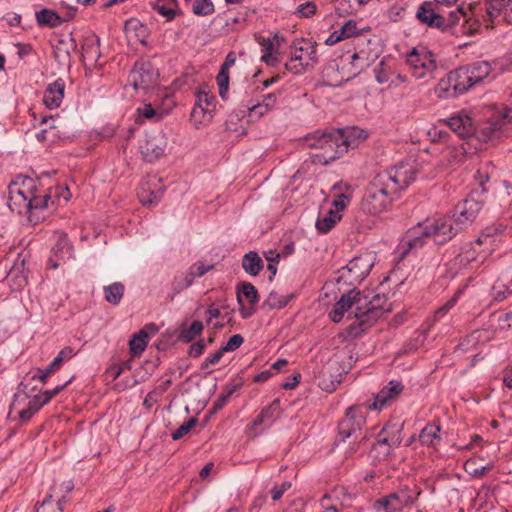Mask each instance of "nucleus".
Here are the masks:
<instances>
[{"label": "nucleus", "instance_id": "obj_1", "mask_svg": "<svg viewBox=\"0 0 512 512\" xmlns=\"http://www.w3.org/2000/svg\"><path fill=\"white\" fill-rule=\"evenodd\" d=\"M54 204L51 192L40 191L37 180L24 175H18L9 185V209L19 215L27 214L32 224H37L40 217L37 211L46 209Z\"/></svg>", "mask_w": 512, "mask_h": 512}, {"label": "nucleus", "instance_id": "obj_2", "mask_svg": "<svg viewBox=\"0 0 512 512\" xmlns=\"http://www.w3.org/2000/svg\"><path fill=\"white\" fill-rule=\"evenodd\" d=\"M384 288L382 282L378 283L375 287H369L364 294L355 288L350 289L348 292L342 294L340 299L334 305V308L329 313V318L334 323H339L344 314L349 312V316L353 315L354 318H361L368 316L381 317L384 314L382 309L384 304Z\"/></svg>", "mask_w": 512, "mask_h": 512}, {"label": "nucleus", "instance_id": "obj_3", "mask_svg": "<svg viewBox=\"0 0 512 512\" xmlns=\"http://www.w3.org/2000/svg\"><path fill=\"white\" fill-rule=\"evenodd\" d=\"M318 63L317 44L305 38L296 39L290 45V58L285 63L289 72L299 75L312 70Z\"/></svg>", "mask_w": 512, "mask_h": 512}, {"label": "nucleus", "instance_id": "obj_4", "mask_svg": "<svg viewBox=\"0 0 512 512\" xmlns=\"http://www.w3.org/2000/svg\"><path fill=\"white\" fill-rule=\"evenodd\" d=\"M436 5L433 2H424L417 11V18L420 22L447 32L450 34H458L460 31L457 29V24L460 20L465 19V14L460 8L452 10L447 16L435 10Z\"/></svg>", "mask_w": 512, "mask_h": 512}, {"label": "nucleus", "instance_id": "obj_5", "mask_svg": "<svg viewBox=\"0 0 512 512\" xmlns=\"http://www.w3.org/2000/svg\"><path fill=\"white\" fill-rule=\"evenodd\" d=\"M407 63L411 67L414 77L425 81L432 79L437 69L434 55L423 46L413 48L407 54Z\"/></svg>", "mask_w": 512, "mask_h": 512}, {"label": "nucleus", "instance_id": "obj_6", "mask_svg": "<svg viewBox=\"0 0 512 512\" xmlns=\"http://www.w3.org/2000/svg\"><path fill=\"white\" fill-rule=\"evenodd\" d=\"M429 239V232L424 224L410 228L401 238L399 244L394 251V259L402 260L410 252L421 249Z\"/></svg>", "mask_w": 512, "mask_h": 512}, {"label": "nucleus", "instance_id": "obj_7", "mask_svg": "<svg viewBox=\"0 0 512 512\" xmlns=\"http://www.w3.org/2000/svg\"><path fill=\"white\" fill-rule=\"evenodd\" d=\"M429 239V232L424 224L410 228L401 238L399 244L394 251V259L402 260L410 252L421 249Z\"/></svg>", "mask_w": 512, "mask_h": 512}, {"label": "nucleus", "instance_id": "obj_8", "mask_svg": "<svg viewBox=\"0 0 512 512\" xmlns=\"http://www.w3.org/2000/svg\"><path fill=\"white\" fill-rule=\"evenodd\" d=\"M373 266L372 257L369 254L355 256L345 267L339 270L338 281L343 280L349 285L360 283L370 272Z\"/></svg>", "mask_w": 512, "mask_h": 512}, {"label": "nucleus", "instance_id": "obj_9", "mask_svg": "<svg viewBox=\"0 0 512 512\" xmlns=\"http://www.w3.org/2000/svg\"><path fill=\"white\" fill-rule=\"evenodd\" d=\"M484 201V197H481L479 191L475 190L456 206L453 218L462 230L474 221L482 209Z\"/></svg>", "mask_w": 512, "mask_h": 512}, {"label": "nucleus", "instance_id": "obj_10", "mask_svg": "<svg viewBox=\"0 0 512 512\" xmlns=\"http://www.w3.org/2000/svg\"><path fill=\"white\" fill-rule=\"evenodd\" d=\"M365 421L359 406L348 407L345 416L339 421L336 443L345 442L348 438L360 432Z\"/></svg>", "mask_w": 512, "mask_h": 512}, {"label": "nucleus", "instance_id": "obj_11", "mask_svg": "<svg viewBox=\"0 0 512 512\" xmlns=\"http://www.w3.org/2000/svg\"><path fill=\"white\" fill-rule=\"evenodd\" d=\"M303 144L308 148L322 149L330 160L340 158L338 155V139L336 129L331 131H316L308 134L303 139Z\"/></svg>", "mask_w": 512, "mask_h": 512}, {"label": "nucleus", "instance_id": "obj_12", "mask_svg": "<svg viewBox=\"0 0 512 512\" xmlns=\"http://www.w3.org/2000/svg\"><path fill=\"white\" fill-rule=\"evenodd\" d=\"M424 226L429 232V239L440 245L451 240L462 230L453 217H440L433 222H426Z\"/></svg>", "mask_w": 512, "mask_h": 512}, {"label": "nucleus", "instance_id": "obj_13", "mask_svg": "<svg viewBox=\"0 0 512 512\" xmlns=\"http://www.w3.org/2000/svg\"><path fill=\"white\" fill-rule=\"evenodd\" d=\"M413 175V167L408 162H400L399 165L392 167L386 181V196L391 193L398 197L399 193L406 189L413 180Z\"/></svg>", "mask_w": 512, "mask_h": 512}, {"label": "nucleus", "instance_id": "obj_14", "mask_svg": "<svg viewBox=\"0 0 512 512\" xmlns=\"http://www.w3.org/2000/svg\"><path fill=\"white\" fill-rule=\"evenodd\" d=\"M159 74L150 62L140 61L134 64L128 76V83L135 90H147L156 83Z\"/></svg>", "mask_w": 512, "mask_h": 512}, {"label": "nucleus", "instance_id": "obj_15", "mask_svg": "<svg viewBox=\"0 0 512 512\" xmlns=\"http://www.w3.org/2000/svg\"><path fill=\"white\" fill-rule=\"evenodd\" d=\"M363 209L370 214L381 213L384 209V180L377 174L366 189Z\"/></svg>", "mask_w": 512, "mask_h": 512}, {"label": "nucleus", "instance_id": "obj_16", "mask_svg": "<svg viewBox=\"0 0 512 512\" xmlns=\"http://www.w3.org/2000/svg\"><path fill=\"white\" fill-rule=\"evenodd\" d=\"M336 137L338 139V155L341 157L349 148L358 147L360 142L368 137V133L353 126L336 129Z\"/></svg>", "mask_w": 512, "mask_h": 512}, {"label": "nucleus", "instance_id": "obj_17", "mask_svg": "<svg viewBox=\"0 0 512 512\" xmlns=\"http://www.w3.org/2000/svg\"><path fill=\"white\" fill-rule=\"evenodd\" d=\"M167 148V139L161 132L148 137L141 145V153L148 162H153L163 156Z\"/></svg>", "mask_w": 512, "mask_h": 512}, {"label": "nucleus", "instance_id": "obj_18", "mask_svg": "<svg viewBox=\"0 0 512 512\" xmlns=\"http://www.w3.org/2000/svg\"><path fill=\"white\" fill-rule=\"evenodd\" d=\"M64 92L65 82L63 79L58 78L46 87L43 104L50 110L59 108L64 99Z\"/></svg>", "mask_w": 512, "mask_h": 512}, {"label": "nucleus", "instance_id": "obj_19", "mask_svg": "<svg viewBox=\"0 0 512 512\" xmlns=\"http://www.w3.org/2000/svg\"><path fill=\"white\" fill-rule=\"evenodd\" d=\"M446 123L451 130L462 138L469 137L475 132L472 119L464 113L451 116Z\"/></svg>", "mask_w": 512, "mask_h": 512}, {"label": "nucleus", "instance_id": "obj_20", "mask_svg": "<svg viewBox=\"0 0 512 512\" xmlns=\"http://www.w3.org/2000/svg\"><path fill=\"white\" fill-rule=\"evenodd\" d=\"M486 12L490 18L502 16L504 21L512 24V0H486Z\"/></svg>", "mask_w": 512, "mask_h": 512}, {"label": "nucleus", "instance_id": "obj_21", "mask_svg": "<svg viewBox=\"0 0 512 512\" xmlns=\"http://www.w3.org/2000/svg\"><path fill=\"white\" fill-rule=\"evenodd\" d=\"M469 73L470 71L466 66L459 67L449 72L454 93L463 94L474 85Z\"/></svg>", "mask_w": 512, "mask_h": 512}, {"label": "nucleus", "instance_id": "obj_22", "mask_svg": "<svg viewBox=\"0 0 512 512\" xmlns=\"http://www.w3.org/2000/svg\"><path fill=\"white\" fill-rule=\"evenodd\" d=\"M465 159V149L460 146H446L441 152V161L445 166L453 167Z\"/></svg>", "mask_w": 512, "mask_h": 512}, {"label": "nucleus", "instance_id": "obj_23", "mask_svg": "<svg viewBox=\"0 0 512 512\" xmlns=\"http://www.w3.org/2000/svg\"><path fill=\"white\" fill-rule=\"evenodd\" d=\"M152 8L166 21H172L181 12L178 9L177 0H155L152 2Z\"/></svg>", "mask_w": 512, "mask_h": 512}, {"label": "nucleus", "instance_id": "obj_24", "mask_svg": "<svg viewBox=\"0 0 512 512\" xmlns=\"http://www.w3.org/2000/svg\"><path fill=\"white\" fill-rule=\"evenodd\" d=\"M341 218L342 215L339 211L329 209L324 215L318 217L315 224L316 229L322 234L328 233Z\"/></svg>", "mask_w": 512, "mask_h": 512}, {"label": "nucleus", "instance_id": "obj_25", "mask_svg": "<svg viewBox=\"0 0 512 512\" xmlns=\"http://www.w3.org/2000/svg\"><path fill=\"white\" fill-rule=\"evenodd\" d=\"M264 263L257 252L250 251L242 258V268L251 276H256L263 269Z\"/></svg>", "mask_w": 512, "mask_h": 512}, {"label": "nucleus", "instance_id": "obj_26", "mask_svg": "<svg viewBox=\"0 0 512 512\" xmlns=\"http://www.w3.org/2000/svg\"><path fill=\"white\" fill-rule=\"evenodd\" d=\"M56 237V243L51 249L53 256L59 260L69 259L72 255V247L69 245L67 235L61 232L57 233Z\"/></svg>", "mask_w": 512, "mask_h": 512}, {"label": "nucleus", "instance_id": "obj_27", "mask_svg": "<svg viewBox=\"0 0 512 512\" xmlns=\"http://www.w3.org/2000/svg\"><path fill=\"white\" fill-rule=\"evenodd\" d=\"M466 67L470 71L469 74L471 75V79L474 85L483 81L486 77L489 76L491 72V65L487 61L475 62Z\"/></svg>", "mask_w": 512, "mask_h": 512}, {"label": "nucleus", "instance_id": "obj_28", "mask_svg": "<svg viewBox=\"0 0 512 512\" xmlns=\"http://www.w3.org/2000/svg\"><path fill=\"white\" fill-rule=\"evenodd\" d=\"M148 334L145 329L134 334L129 341V350L132 357H138L147 347Z\"/></svg>", "mask_w": 512, "mask_h": 512}, {"label": "nucleus", "instance_id": "obj_29", "mask_svg": "<svg viewBox=\"0 0 512 512\" xmlns=\"http://www.w3.org/2000/svg\"><path fill=\"white\" fill-rule=\"evenodd\" d=\"M103 290L105 300L110 304L117 305L124 295L125 287L121 282H114L105 286Z\"/></svg>", "mask_w": 512, "mask_h": 512}, {"label": "nucleus", "instance_id": "obj_30", "mask_svg": "<svg viewBox=\"0 0 512 512\" xmlns=\"http://www.w3.org/2000/svg\"><path fill=\"white\" fill-rule=\"evenodd\" d=\"M440 427L434 423H428L420 432L419 440L423 445L431 446L439 440Z\"/></svg>", "mask_w": 512, "mask_h": 512}, {"label": "nucleus", "instance_id": "obj_31", "mask_svg": "<svg viewBox=\"0 0 512 512\" xmlns=\"http://www.w3.org/2000/svg\"><path fill=\"white\" fill-rule=\"evenodd\" d=\"M36 19L39 25L48 27H57L62 22L59 15L49 9H42L36 12Z\"/></svg>", "mask_w": 512, "mask_h": 512}, {"label": "nucleus", "instance_id": "obj_32", "mask_svg": "<svg viewBox=\"0 0 512 512\" xmlns=\"http://www.w3.org/2000/svg\"><path fill=\"white\" fill-rule=\"evenodd\" d=\"M404 421L401 419V416L395 417L393 420H390L389 423H386V429L391 428V436L386 437V445H398L401 442V430L403 428Z\"/></svg>", "mask_w": 512, "mask_h": 512}, {"label": "nucleus", "instance_id": "obj_33", "mask_svg": "<svg viewBox=\"0 0 512 512\" xmlns=\"http://www.w3.org/2000/svg\"><path fill=\"white\" fill-rule=\"evenodd\" d=\"M493 468L492 464L479 466L476 458H469L464 464V470L474 478H482Z\"/></svg>", "mask_w": 512, "mask_h": 512}, {"label": "nucleus", "instance_id": "obj_34", "mask_svg": "<svg viewBox=\"0 0 512 512\" xmlns=\"http://www.w3.org/2000/svg\"><path fill=\"white\" fill-rule=\"evenodd\" d=\"M242 297H245L250 305H254L258 302V292L254 285L251 283H243L237 291V301L241 304Z\"/></svg>", "mask_w": 512, "mask_h": 512}, {"label": "nucleus", "instance_id": "obj_35", "mask_svg": "<svg viewBox=\"0 0 512 512\" xmlns=\"http://www.w3.org/2000/svg\"><path fill=\"white\" fill-rule=\"evenodd\" d=\"M83 57L96 62L100 56L99 39L97 37L87 38L82 45Z\"/></svg>", "mask_w": 512, "mask_h": 512}, {"label": "nucleus", "instance_id": "obj_36", "mask_svg": "<svg viewBox=\"0 0 512 512\" xmlns=\"http://www.w3.org/2000/svg\"><path fill=\"white\" fill-rule=\"evenodd\" d=\"M293 298V295H281L276 291L269 293L267 299L264 302V306L269 309H281L285 307L289 301Z\"/></svg>", "mask_w": 512, "mask_h": 512}, {"label": "nucleus", "instance_id": "obj_37", "mask_svg": "<svg viewBox=\"0 0 512 512\" xmlns=\"http://www.w3.org/2000/svg\"><path fill=\"white\" fill-rule=\"evenodd\" d=\"M193 281V275L189 274V272L181 273L180 275L175 276L171 284L173 292L172 298L176 294L190 287Z\"/></svg>", "mask_w": 512, "mask_h": 512}, {"label": "nucleus", "instance_id": "obj_38", "mask_svg": "<svg viewBox=\"0 0 512 512\" xmlns=\"http://www.w3.org/2000/svg\"><path fill=\"white\" fill-rule=\"evenodd\" d=\"M512 295V280L509 284L497 281L491 289V297L494 301L501 302Z\"/></svg>", "mask_w": 512, "mask_h": 512}, {"label": "nucleus", "instance_id": "obj_39", "mask_svg": "<svg viewBox=\"0 0 512 512\" xmlns=\"http://www.w3.org/2000/svg\"><path fill=\"white\" fill-rule=\"evenodd\" d=\"M161 193L159 191H150L148 183H143L138 198L143 205L156 204L160 201Z\"/></svg>", "mask_w": 512, "mask_h": 512}, {"label": "nucleus", "instance_id": "obj_40", "mask_svg": "<svg viewBox=\"0 0 512 512\" xmlns=\"http://www.w3.org/2000/svg\"><path fill=\"white\" fill-rule=\"evenodd\" d=\"M435 93L439 98L447 99L451 97H455L459 95V93H454L452 89V82H450L449 73L446 78H442L437 86L435 87Z\"/></svg>", "mask_w": 512, "mask_h": 512}, {"label": "nucleus", "instance_id": "obj_41", "mask_svg": "<svg viewBox=\"0 0 512 512\" xmlns=\"http://www.w3.org/2000/svg\"><path fill=\"white\" fill-rule=\"evenodd\" d=\"M280 413V400L274 399L268 406L261 410L262 418L267 420V426H271Z\"/></svg>", "mask_w": 512, "mask_h": 512}, {"label": "nucleus", "instance_id": "obj_42", "mask_svg": "<svg viewBox=\"0 0 512 512\" xmlns=\"http://www.w3.org/2000/svg\"><path fill=\"white\" fill-rule=\"evenodd\" d=\"M203 328L204 326L201 321H193L188 328L181 331L180 339L187 343L191 342L203 331Z\"/></svg>", "mask_w": 512, "mask_h": 512}, {"label": "nucleus", "instance_id": "obj_43", "mask_svg": "<svg viewBox=\"0 0 512 512\" xmlns=\"http://www.w3.org/2000/svg\"><path fill=\"white\" fill-rule=\"evenodd\" d=\"M268 427L269 426H267V420L265 418H262V414L260 412L259 415L257 416V418L251 424L247 425L246 434L249 437L255 438L260 433H262V431L265 428H268Z\"/></svg>", "mask_w": 512, "mask_h": 512}, {"label": "nucleus", "instance_id": "obj_44", "mask_svg": "<svg viewBox=\"0 0 512 512\" xmlns=\"http://www.w3.org/2000/svg\"><path fill=\"white\" fill-rule=\"evenodd\" d=\"M192 11L198 16H207L214 12V5L211 0H195Z\"/></svg>", "mask_w": 512, "mask_h": 512}, {"label": "nucleus", "instance_id": "obj_45", "mask_svg": "<svg viewBox=\"0 0 512 512\" xmlns=\"http://www.w3.org/2000/svg\"><path fill=\"white\" fill-rule=\"evenodd\" d=\"M37 399H30L26 408L19 411L18 416L22 422H27L32 416L38 412L42 407Z\"/></svg>", "mask_w": 512, "mask_h": 512}, {"label": "nucleus", "instance_id": "obj_46", "mask_svg": "<svg viewBox=\"0 0 512 512\" xmlns=\"http://www.w3.org/2000/svg\"><path fill=\"white\" fill-rule=\"evenodd\" d=\"M137 113L140 117L155 122L162 119V113L154 109L150 103L144 104L143 107L137 108Z\"/></svg>", "mask_w": 512, "mask_h": 512}, {"label": "nucleus", "instance_id": "obj_47", "mask_svg": "<svg viewBox=\"0 0 512 512\" xmlns=\"http://www.w3.org/2000/svg\"><path fill=\"white\" fill-rule=\"evenodd\" d=\"M461 293L462 291L458 290L443 306L436 310L433 317L434 322L444 317L456 305Z\"/></svg>", "mask_w": 512, "mask_h": 512}, {"label": "nucleus", "instance_id": "obj_48", "mask_svg": "<svg viewBox=\"0 0 512 512\" xmlns=\"http://www.w3.org/2000/svg\"><path fill=\"white\" fill-rule=\"evenodd\" d=\"M75 355H76V353L74 352L72 347H70V346L64 347L58 353V355L53 359V361L50 363L51 368H55L56 370H58L61 367V365L63 364V362L70 360Z\"/></svg>", "mask_w": 512, "mask_h": 512}, {"label": "nucleus", "instance_id": "obj_49", "mask_svg": "<svg viewBox=\"0 0 512 512\" xmlns=\"http://www.w3.org/2000/svg\"><path fill=\"white\" fill-rule=\"evenodd\" d=\"M404 390V385L401 381L391 380L386 386V405L396 399Z\"/></svg>", "mask_w": 512, "mask_h": 512}, {"label": "nucleus", "instance_id": "obj_50", "mask_svg": "<svg viewBox=\"0 0 512 512\" xmlns=\"http://www.w3.org/2000/svg\"><path fill=\"white\" fill-rule=\"evenodd\" d=\"M336 32L341 41L353 37L358 34L357 23L354 20H348Z\"/></svg>", "mask_w": 512, "mask_h": 512}, {"label": "nucleus", "instance_id": "obj_51", "mask_svg": "<svg viewBox=\"0 0 512 512\" xmlns=\"http://www.w3.org/2000/svg\"><path fill=\"white\" fill-rule=\"evenodd\" d=\"M364 406L369 411H381L384 407V389L373 394L372 399L367 400Z\"/></svg>", "mask_w": 512, "mask_h": 512}, {"label": "nucleus", "instance_id": "obj_52", "mask_svg": "<svg viewBox=\"0 0 512 512\" xmlns=\"http://www.w3.org/2000/svg\"><path fill=\"white\" fill-rule=\"evenodd\" d=\"M71 380L67 381L66 383L57 386L55 389L52 390H46L43 394L36 395L33 398L37 399V402H40L41 407H43L45 404H47L54 396H56L68 383H70Z\"/></svg>", "mask_w": 512, "mask_h": 512}, {"label": "nucleus", "instance_id": "obj_53", "mask_svg": "<svg viewBox=\"0 0 512 512\" xmlns=\"http://www.w3.org/2000/svg\"><path fill=\"white\" fill-rule=\"evenodd\" d=\"M197 419L196 418H190L187 422L183 423L177 430H175L171 437L173 440H179L186 434L190 432V430L196 425Z\"/></svg>", "mask_w": 512, "mask_h": 512}, {"label": "nucleus", "instance_id": "obj_54", "mask_svg": "<svg viewBox=\"0 0 512 512\" xmlns=\"http://www.w3.org/2000/svg\"><path fill=\"white\" fill-rule=\"evenodd\" d=\"M317 12V5L314 2L307 1L298 6L296 14L300 17L310 18Z\"/></svg>", "mask_w": 512, "mask_h": 512}, {"label": "nucleus", "instance_id": "obj_55", "mask_svg": "<svg viewBox=\"0 0 512 512\" xmlns=\"http://www.w3.org/2000/svg\"><path fill=\"white\" fill-rule=\"evenodd\" d=\"M238 385L237 384H233V385H228L226 388H225V391L219 395L217 401L215 402V408L216 409H220L222 408L226 402L228 401V399L231 397V395L238 389Z\"/></svg>", "mask_w": 512, "mask_h": 512}, {"label": "nucleus", "instance_id": "obj_56", "mask_svg": "<svg viewBox=\"0 0 512 512\" xmlns=\"http://www.w3.org/2000/svg\"><path fill=\"white\" fill-rule=\"evenodd\" d=\"M404 501L400 499L397 493L386 496V512L398 511L402 508Z\"/></svg>", "mask_w": 512, "mask_h": 512}, {"label": "nucleus", "instance_id": "obj_57", "mask_svg": "<svg viewBox=\"0 0 512 512\" xmlns=\"http://www.w3.org/2000/svg\"><path fill=\"white\" fill-rule=\"evenodd\" d=\"M52 495L49 494L42 502L39 509L36 512H62V506L60 502L55 505L50 502Z\"/></svg>", "mask_w": 512, "mask_h": 512}, {"label": "nucleus", "instance_id": "obj_58", "mask_svg": "<svg viewBox=\"0 0 512 512\" xmlns=\"http://www.w3.org/2000/svg\"><path fill=\"white\" fill-rule=\"evenodd\" d=\"M407 77L405 75H402L400 73L396 72H387L386 71V82H389V87L394 86L398 87L404 83H406Z\"/></svg>", "mask_w": 512, "mask_h": 512}, {"label": "nucleus", "instance_id": "obj_59", "mask_svg": "<svg viewBox=\"0 0 512 512\" xmlns=\"http://www.w3.org/2000/svg\"><path fill=\"white\" fill-rule=\"evenodd\" d=\"M243 337L240 334L231 336L228 342L222 346V351L231 352L238 349L243 344Z\"/></svg>", "mask_w": 512, "mask_h": 512}, {"label": "nucleus", "instance_id": "obj_60", "mask_svg": "<svg viewBox=\"0 0 512 512\" xmlns=\"http://www.w3.org/2000/svg\"><path fill=\"white\" fill-rule=\"evenodd\" d=\"M131 369V361H124L119 365L112 366L109 368L108 373L111 375L113 380H116L124 371Z\"/></svg>", "mask_w": 512, "mask_h": 512}, {"label": "nucleus", "instance_id": "obj_61", "mask_svg": "<svg viewBox=\"0 0 512 512\" xmlns=\"http://www.w3.org/2000/svg\"><path fill=\"white\" fill-rule=\"evenodd\" d=\"M291 488V482L289 481H285L283 483H281L280 485H275L272 489H271V496H272V499L274 501H277L279 499H281V497L283 496V494L289 490Z\"/></svg>", "mask_w": 512, "mask_h": 512}, {"label": "nucleus", "instance_id": "obj_62", "mask_svg": "<svg viewBox=\"0 0 512 512\" xmlns=\"http://www.w3.org/2000/svg\"><path fill=\"white\" fill-rule=\"evenodd\" d=\"M213 268L212 265L210 266H206L204 265L203 263L199 262V263H195L193 264L190 268H189V274L193 275V280L195 279V277H201L203 276L205 273H207L209 270H211Z\"/></svg>", "mask_w": 512, "mask_h": 512}, {"label": "nucleus", "instance_id": "obj_63", "mask_svg": "<svg viewBox=\"0 0 512 512\" xmlns=\"http://www.w3.org/2000/svg\"><path fill=\"white\" fill-rule=\"evenodd\" d=\"M474 177L478 182L479 186L481 187V191H479V193L481 197H484L485 193L487 192L485 184L489 181V175L487 172H483L482 170L479 169L476 171Z\"/></svg>", "mask_w": 512, "mask_h": 512}, {"label": "nucleus", "instance_id": "obj_64", "mask_svg": "<svg viewBox=\"0 0 512 512\" xmlns=\"http://www.w3.org/2000/svg\"><path fill=\"white\" fill-rule=\"evenodd\" d=\"M224 353H225V351H222V347H221L218 351L211 354L209 357H207L205 359V361L201 365V369H208V367L210 365L217 364L221 360Z\"/></svg>", "mask_w": 512, "mask_h": 512}]
</instances>
